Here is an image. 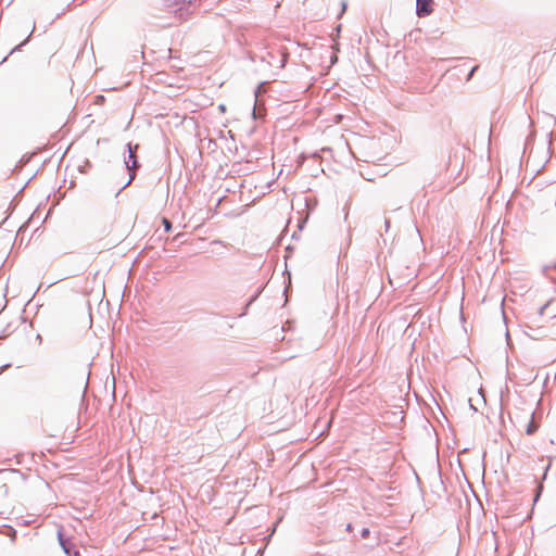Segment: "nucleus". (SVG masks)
Listing matches in <instances>:
<instances>
[{"label":"nucleus","instance_id":"obj_1","mask_svg":"<svg viewBox=\"0 0 556 556\" xmlns=\"http://www.w3.org/2000/svg\"><path fill=\"white\" fill-rule=\"evenodd\" d=\"M433 0H417L416 13L419 17L428 16L432 13Z\"/></svg>","mask_w":556,"mask_h":556},{"label":"nucleus","instance_id":"obj_2","mask_svg":"<svg viewBox=\"0 0 556 556\" xmlns=\"http://www.w3.org/2000/svg\"><path fill=\"white\" fill-rule=\"evenodd\" d=\"M58 535L60 544L67 556H80L79 551L76 548L75 544L72 541L64 540L60 532L58 533Z\"/></svg>","mask_w":556,"mask_h":556},{"label":"nucleus","instance_id":"obj_3","mask_svg":"<svg viewBox=\"0 0 556 556\" xmlns=\"http://www.w3.org/2000/svg\"><path fill=\"white\" fill-rule=\"evenodd\" d=\"M538 429H539V425L534 421V419L532 417L530 419L529 424L527 425L526 433L528 435H531V434L535 433Z\"/></svg>","mask_w":556,"mask_h":556},{"label":"nucleus","instance_id":"obj_4","mask_svg":"<svg viewBox=\"0 0 556 556\" xmlns=\"http://www.w3.org/2000/svg\"><path fill=\"white\" fill-rule=\"evenodd\" d=\"M163 225H164L166 231H170L172 224L167 218H163Z\"/></svg>","mask_w":556,"mask_h":556}]
</instances>
